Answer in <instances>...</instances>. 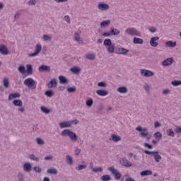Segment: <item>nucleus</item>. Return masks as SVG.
Instances as JSON below:
<instances>
[{
  "instance_id": "obj_1",
  "label": "nucleus",
  "mask_w": 181,
  "mask_h": 181,
  "mask_svg": "<svg viewBox=\"0 0 181 181\" xmlns=\"http://www.w3.org/2000/svg\"><path fill=\"white\" fill-rule=\"evenodd\" d=\"M61 136H69L71 141H73L74 142H77V141H78V136H77V134L69 129H64L61 132Z\"/></svg>"
},
{
  "instance_id": "obj_2",
  "label": "nucleus",
  "mask_w": 181,
  "mask_h": 181,
  "mask_svg": "<svg viewBox=\"0 0 181 181\" xmlns=\"http://www.w3.org/2000/svg\"><path fill=\"white\" fill-rule=\"evenodd\" d=\"M137 132H139V135L141 138H146L147 141H149L151 138H152V136L149 134V132L148 131V128L146 127H142V126H138L135 129Z\"/></svg>"
},
{
  "instance_id": "obj_3",
  "label": "nucleus",
  "mask_w": 181,
  "mask_h": 181,
  "mask_svg": "<svg viewBox=\"0 0 181 181\" xmlns=\"http://www.w3.org/2000/svg\"><path fill=\"white\" fill-rule=\"evenodd\" d=\"M103 45L105 46L107 52L109 54L115 53V44L112 43L111 39H105L103 42Z\"/></svg>"
},
{
  "instance_id": "obj_4",
  "label": "nucleus",
  "mask_w": 181,
  "mask_h": 181,
  "mask_svg": "<svg viewBox=\"0 0 181 181\" xmlns=\"http://www.w3.org/2000/svg\"><path fill=\"white\" fill-rule=\"evenodd\" d=\"M18 71L21 74H27L28 76H32V74H33V67L32 66V64H29L26 65L25 69V66L20 65L18 67Z\"/></svg>"
},
{
  "instance_id": "obj_5",
  "label": "nucleus",
  "mask_w": 181,
  "mask_h": 181,
  "mask_svg": "<svg viewBox=\"0 0 181 181\" xmlns=\"http://www.w3.org/2000/svg\"><path fill=\"white\" fill-rule=\"evenodd\" d=\"M125 35L127 36H141V32L134 27L127 28L124 30Z\"/></svg>"
},
{
  "instance_id": "obj_6",
  "label": "nucleus",
  "mask_w": 181,
  "mask_h": 181,
  "mask_svg": "<svg viewBox=\"0 0 181 181\" xmlns=\"http://www.w3.org/2000/svg\"><path fill=\"white\" fill-rule=\"evenodd\" d=\"M121 33V31L114 27L110 28V32H105L103 33L104 37H110V36H118Z\"/></svg>"
},
{
  "instance_id": "obj_7",
  "label": "nucleus",
  "mask_w": 181,
  "mask_h": 181,
  "mask_svg": "<svg viewBox=\"0 0 181 181\" xmlns=\"http://www.w3.org/2000/svg\"><path fill=\"white\" fill-rule=\"evenodd\" d=\"M107 170L111 172L112 175H114L115 180H119V179H121V173H119V171L115 168L114 165L107 168Z\"/></svg>"
},
{
  "instance_id": "obj_8",
  "label": "nucleus",
  "mask_w": 181,
  "mask_h": 181,
  "mask_svg": "<svg viewBox=\"0 0 181 181\" xmlns=\"http://www.w3.org/2000/svg\"><path fill=\"white\" fill-rule=\"evenodd\" d=\"M24 86L28 88H36V81H34L32 78H28L23 81Z\"/></svg>"
},
{
  "instance_id": "obj_9",
  "label": "nucleus",
  "mask_w": 181,
  "mask_h": 181,
  "mask_svg": "<svg viewBox=\"0 0 181 181\" xmlns=\"http://www.w3.org/2000/svg\"><path fill=\"white\" fill-rule=\"evenodd\" d=\"M98 9L100 12H105L110 11V4L104 1H100L98 4Z\"/></svg>"
},
{
  "instance_id": "obj_10",
  "label": "nucleus",
  "mask_w": 181,
  "mask_h": 181,
  "mask_svg": "<svg viewBox=\"0 0 181 181\" xmlns=\"http://www.w3.org/2000/svg\"><path fill=\"white\" fill-rule=\"evenodd\" d=\"M13 104L15 107H19V108H18V112H25V107H23V102H22L21 99L14 100L13 101Z\"/></svg>"
},
{
  "instance_id": "obj_11",
  "label": "nucleus",
  "mask_w": 181,
  "mask_h": 181,
  "mask_svg": "<svg viewBox=\"0 0 181 181\" xmlns=\"http://www.w3.org/2000/svg\"><path fill=\"white\" fill-rule=\"evenodd\" d=\"M40 52H42V45L38 43L35 45V52L32 54H28V57H35V56H39Z\"/></svg>"
},
{
  "instance_id": "obj_12",
  "label": "nucleus",
  "mask_w": 181,
  "mask_h": 181,
  "mask_svg": "<svg viewBox=\"0 0 181 181\" xmlns=\"http://www.w3.org/2000/svg\"><path fill=\"white\" fill-rule=\"evenodd\" d=\"M140 74L141 77H152L155 76V72L148 69H141Z\"/></svg>"
},
{
  "instance_id": "obj_13",
  "label": "nucleus",
  "mask_w": 181,
  "mask_h": 181,
  "mask_svg": "<svg viewBox=\"0 0 181 181\" xmlns=\"http://www.w3.org/2000/svg\"><path fill=\"white\" fill-rule=\"evenodd\" d=\"M149 44L151 47H158V46L159 45V37H152L150 39Z\"/></svg>"
},
{
  "instance_id": "obj_14",
  "label": "nucleus",
  "mask_w": 181,
  "mask_h": 181,
  "mask_svg": "<svg viewBox=\"0 0 181 181\" xmlns=\"http://www.w3.org/2000/svg\"><path fill=\"white\" fill-rule=\"evenodd\" d=\"M119 163L125 168H131L132 166V162L128 160L127 158H122L119 160Z\"/></svg>"
},
{
  "instance_id": "obj_15",
  "label": "nucleus",
  "mask_w": 181,
  "mask_h": 181,
  "mask_svg": "<svg viewBox=\"0 0 181 181\" xmlns=\"http://www.w3.org/2000/svg\"><path fill=\"white\" fill-rule=\"evenodd\" d=\"M175 63V58L169 57L165 59L162 63L161 65L164 67H168V66H172Z\"/></svg>"
},
{
  "instance_id": "obj_16",
  "label": "nucleus",
  "mask_w": 181,
  "mask_h": 181,
  "mask_svg": "<svg viewBox=\"0 0 181 181\" xmlns=\"http://www.w3.org/2000/svg\"><path fill=\"white\" fill-rule=\"evenodd\" d=\"M0 53H1V54H3L4 56L9 54V51H8V47H6V46H5L4 45H0Z\"/></svg>"
},
{
  "instance_id": "obj_17",
  "label": "nucleus",
  "mask_w": 181,
  "mask_h": 181,
  "mask_svg": "<svg viewBox=\"0 0 181 181\" xmlns=\"http://www.w3.org/2000/svg\"><path fill=\"white\" fill-rule=\"evenodd\" d=\"M96 94L100 97H107L108 90L104 89H99L96 90Z\"/></svg>"
},
{
  "instance_id": "obj_18",
  "label": "nucleus",
  "mask_w": 181,
  "mask_h": 181,
  "mask_svg": "<svg viewBox=\"0 0 181 181\" xmlns=\"http://www.w3.org/2000/svg\"><path fill=\"white\" fill-rule=\"evenodd\" d=\"M128 52H129V50H128L125 48H123V47H118L115 50V53L117 54H127V53H128Z\"/></svg>"
},
{
  "instance_id": "obj_19",
  "label": "nucleus",
  "mask_w": 181,
  "mask_h": 181,
  "mask_svg": "<svg viewBox=\"0 0 181 181\" xmlns=\"http://www.w3.org/2000/svg\"><path fill=\"white\" fill-rule=\"evenodd\" d=\"M59 127L61 129L63 128H71V126L70 124V121H64L59 123Z\"/></svg>"
},
{
  "instance_id": "obj_20",
  "label": "nucleus",
  "mask_w": 181,
  "mask_h": 181,
  "mask_svg": "<svg viewBox=\"0 0 181 181\" xmlns=\"http://www.w3.org/2000/svg\"><path fill=\"white\" fill-rule=\"evenodd\" d=\"M24 172H30L32 170V163L27 162L23 165Z\"/></svg>"
},
{
  "instance_id": "obj_21",
  "label": "nucleus",
  "mask_w": 181,
  "mask_h": 181,
  "mask_svg": "<svg viewBox=\"0 0 181 181\" xmlns=\"http://www.w3.org/2000/svg\"><path fill=\"white\" fill-rule=\"evenodd\" d=\"M117 93H119V94H127L128 93V88L127 86H119L117 88Z\"/></svg>"
},
{
  "instance_id": "obj_22",
  "label": "nucleus",
  "mask_w": 181,
  "mask_h": 181,
  "mask_svg": "<svg viewBox=\"0 0 181 181\" xmlns=\"http://www.w3.org/2000/svg\"><path fill=\"white\" fill-rule=\"evenodd\" d=\"M121 139V136L112 134H111V138L110 139V141H112L113 142H119Z\"/></svg>"
},
{
  "instance_id": "obj_23",
  "label": "nucleus",
  "mask_w": 181,
  "mask_h": 181,
  "mask_svg": "<svg viewBox=\"0 0 181 181\" xmlns=\"http://www.w3.org/2000/svg\"><path fill=\"white\" fill-rule=\"evenodd\" d=\"M48 88H53V87L57 86V79L53 78L47 84Z\"/></svg>"
},
{
  "instance_id": "obj_24",
  "label": "nucleus",
  "mask_w": 181,
  "mask_h": 181,
  "mask_svg": "<svg viewBox=\"0 0 181 181\" xmlns=\"http://www.w3.org/2000/svg\"><path fill=\"white\" fill-rule=\"evenodd\" d=\"M176 45H177V43L175 41L173 40L167 41L165 43V47L174 48L176 46Z\"/></svg>"
},
{
  "instance_id": "obj_25",
  "label": "nucleus",
  "mask_w": 181,
  "mask_h": 181,
  "mask_svg": "<svg viewBox=\"0 0 181 181\" xmlns=\"http://www.w3.org/2000/svg\"><path fill=\"white\" fill-rule=\"evenodd\" d=\"M70 71L74 74H79L81 72V68L80 66H73L70 69Z\"/></svg>"
},
{
  "instance_id": "obj_26",
  "label": "nucleus",
  "mask_w": 181,
  "mask_h": 181,
  "mask_svg": "<svg viewBox=\"0 0 181 181\" xmlns=\"http://www.w3.org/2000/svg\"><path fill=\"white\" fill-rule=\"evenodd\" d=\"M81 163L82 164H79L76 167L77 170H83L84 169H87V163H86V161H82Z\"/></svg>"
},
{
  "instance_id": "obj_27",
  "label": "nucleus",
  "mask_w": 181,
  "mask_h": 181,
  "mask_svg": "<svg viewBox=\"0 0 181 181\" xmlns=\"http://www.w3.org/2000/svg\"><path fill=\"white\" fill-rule=\"evenodd\" d=\"M21 98V94L18 93H11L8 95V100L12 101V100H15V98Z\"/></svg>"
},
{
  "instance_id": "obj_28",
  "label": "nucleus",
  "mask_w": 181,
  "mask_h": 181,
  "mask_svg": "<svg viewBox=\"0 0 181 181\" xmlns=\"http://www.w3.org/2000/svg\"><path fill=\"white\" fill-rule=\"evenodd\" d=\"M59 80L60 84H69V79H67L66 76H59Z\"/></svg>"
},
{
  "instance_id": "obj_29",
  "label": "nucleus",
  "mask_w": 181,
  "mask_h": 181,
  "mask_svg": "<svg viewBox=\"0 0 181 181\" xmlns=\"http://www.w3.org/2000/svg\"><path fill=\"white\" fill-rule=\"evenodd\" d=\"M39 71L43 72V71H50V66L47 65H41L38 68Z\"/></svg>"
},
{
  "instance_id": "obj_30",
  "label": "nucleus",
  "mask_w": 181,
  "mask_h": 181,
  "mask_svg": "<svg viewBox=\"0 0 181 181\" xmlns=\"http://www.w3.org/2000/svg\"><path fill=\"white\" fill-rule=\"evenodd\" d=\"M134 45H144V40L142 38L134 37L133 38Z\"/></svg>"
},
{
  "instance_id": "obj_31",
  "label": "nucleus",
  "mask_w": 181,
  "mask_h": 181,
  "mask_svg": "<svg viewBox=\"0 0 181 181\" xmlns=\"http://www.w3.org/2000/svg\"><path fill=\"white\" fill-rule=\"evenodd\" d=\"M74 40L76 42H77L79 45L83 43V40L81 37H80V33H75L74 35Z\"/></svg>"
},
{
  "instance_id": "obj_32",
  "label": "nucleus",
  "mask_w": 181,
  "mask_h": 181,
  "mask_svg": "<svg viewBox=\"0 0 181 181\" xmlns=\"http://www.w3.org/2000/svg\"><path fill=\"white\" fill-rule=\"evenodd\" d=\"M111 25V20L103 21L100 23V28H108Z\"/></svg>"
},
{
  "instance_id": "obj_33",
  "label": "nucleus",
  "mask_w": 181,
  "mask_h": 181,
  "mask_svg": "<svg viewBox=\"0 0 181 181\" xmlns=\"http://www.w3.org/2000/svg\"><path fill=\"white\" fill-rule=\"evenodd\" d=\"M3 85H4V87H5L6 88H9L10 83H9V78L8 77H4L3 78Z\"/></svg>"
},
{
  "instance_id": "obj_34",
  "label": "nucleus",
  "mask_w": 181,
  "mask_h": 181,
  "mask_svg": "<svg viewBox=\"0 0 181 181\" xmlns=\"http://www.w3.org/2000/svg\"><path fill=\"white\" fill-rule=\"evenodd\" d=\"M85 57L88 59V60H95V54L94 53H87Z\"/></svg>"
},
{
  "instance_id": "obj_35",
  "label": "nucleus",
  "mask_w": 181,
  "mask_h": 181,
  "mask_svg": "<svg viewBox=\"0 0 181 181\" xmlns=\"http://www.w3.org/2000/svg\"><path fill=\"white\" fill-rule=\"evenodd\" d=\"M66 160L68 163V165H71L73 163H74V161L73 160V157L70 155L66 156Z\"/></svg>"
},
{
  "instance_id": "obj_36",
  "label": "nucleus",
  "mask_w": 181,
  "mask_h": 181,
  "mask_svg": "<svg viewBox=\"0 0 181 181\" xmlns=\"http://www.w3.org/2000/svg\"><path fill=\"white\" fill-rule=\"evenodd\" d=\"M47 173H48L49 175H57V169L54 168H50L47 170Z\"/></svg>"
},
{
  "instance_id": "obj_37",
  "label": "nucleus",
  "mask_w": 181,
  "mask_h": 181,
  "mask_svg": "<svg viewBox=\"0 0 181 181\" xmlns=\"http://www.w3.org/2000/svg\"><path fill=\"white\" fill-rule=\"evenodd\" d=\"M141 176H149L152 175V170H143L140 173Z\"/></svg>"
},
{
  "instance_id": "obj_38",
  "label": "nucleus",
  "mask_w": 181,
  "mask_h": 181,
  "mask_svg": "<svg viewBox=\"0 0 181 181\" xmlns=\"http://www.w3.org/2000/svg\"><path fill=\"white\" fill-rule=\"evenodd\" d=\"M42 40L44 42H52V35L47 34L43 35Z\"/></svg>"
},
{
  "instance_id": "obj_39",
  "label": "nucleus",
  "mask_w": 181,
  "mask_h": 181,
  "mask_svg": "<svg viewBox=\"0 0 181 181\" xmlns=\"http://www.w3.org/2000/svg\"><path fill=\"white\" fill-rule=\"evenodd\" d=\"M153 137L156 141H160V139H162V134L159 132H156L153 134Z\"/></svg>"
},
{
  "instance_id": "obj_40",
  "label": "nucleus",
  "mask_w": 181,
  "mask_h": 181,
  "mask_svg": "<svg viewBox=\"0 0 181 181\" xmlns=\"http://www.w3.org/2000/svg\"><path fill=\"white\" fill-rule=\"evenodd\" d=\"M168 136H170L171 138H174L175 132L172 129H168L166 131Z\"/></svg>"
},
{
  "instance_id": "obj_41",
  "label": "nucleus",
  "mask_w": 181,
  "mask_h": 181,
  "mask_svg": "<svg viewBox=\"0 0 181 181\" xmlns=\"http://www.w3.org/2000/svg\"><path fill=\"white\" fill-rule=\"evenodd\" d=\"M171 85H173V87H177L179 86H181V81H179V80L172 81Z\"/></svg>"
},
{
  "instance_id": "obj_42",
  "label": "nucleus",
  "mask_w": 181,
  "mask_h": 181,
  "mask_svg": "<svg viewBox=\"0 0 181 181\" xmlns=\"http://www.w3.org/2000/svg\"><path fill=\"white\" fill-rule=\"evenodd\" d=\"M144 88L147 94L151 93V88L149 84L145 83L144 86Z\"/></svg>"
},
{
  "instance_id": "obj_43",
  "label": "nucleus",
  "mask_w": 181,
  "mask_h": 181,
  "mask_svg": "<svg viewBox=\"0 0 181 181\" xmlns=\"http://www.w3.org/2000/svg\"><path fill=\"white\" fill-rule=\"evenodd\" d=\"M40 110H41L42 112H44V114H49V112H50V109H49L45 106H42L40 107Z\"/></svg>"
},
{
  "instance_id": "obj_44",
  "label": "nucleus",
  "mask_w": 181,
  "mask_h": 181,
  "mask_svg": "<svg viewBox=\"0 0 181 181\" xmlns=\"http://www.w3.org/2000/svg\"><path fill=\"white\" fill-rule=\"evenodd\" d=\"M154 160L156 162H157V163H159V162H160V160H162V156L159 154H154Z\"/></svg>"
},
{
  "instance_id": "obj_45",
  "label": "nucleus",
  "mask_w": 181,
  "mask_h": 181,
  "mask_svg": "<svg viewBox=\"0 0 181 181\" xmlns=\"http://www.w3.org/2000/svg\"><path fill=\"white\" fill-rule=\"evenodd\" d=\"M103 170H104V168H103V167H96L93 169V170H92V172H93L94 173H98V172L101 173Z\"/></svg>"
},
{
  "instance_id": "obj_46",
  "label": "nucleus",
  "mask_w": 181,
  "mask_h": 181,
  "mask_svg": "<svg viewBox=\"0 0 181 181\" xmlns=\"http://www.w3.org/2000/svg\"><path fill=\"white\" fill-rule=\"evenodd\" d=\"M28 158H29V159H31V160H35V162H39V158L35 156V154H29Z\"/></svg>"
},
{
  "instance_id": "obj_47",
  "label": "nucleus",
  "mask_w": 181,
  "mask_h": 181,
  "mask_svg": "<svg viewBox=\"0 0 181 181\" xmlns=\"http://www.w3.org/2000/svg\"><path fill=\"white\" fill-rule=\"evenodd\" d=\"M101 180L103 181H110L111 180V176L110 175H105L101 177Z\"/></svg>"
},
{
  "instance_id": "obj_48",
  "label": "nucleus",
  "mask_w": 181,
  "mask_h": 181,
  "mask_svg": "<svg viewBox=\"0 0 181 181\" xmlns=\"http://www.w3.org/2000/svg\"><path fill=\"white\" fill-rule=\"evenodd\" d=\"M86 104L87 107H93V104H94V100L92 98H89L88 100H86Z\"/></svg>"
},
{
  "instance_id": "obj_49",
  "label": "nucleus",
  "mask_w": 181,
  "mask_h": 181,
  "mask_svg": "<svg viewBox=\"0 0 181 181\" xmlns=\"http://www.w3.org/2000/svg\"><path fill=\"white\" fill-rule=\"evenodd\" d=\"M107 84L105 81H101L98 83V87H100L101 88H105L107 87Z\"/></svg>"
},
{
  "instance_id": "obj_50",
  "label": "nucleus",
  "mask_w": 181,
  "mask_h": 181,
  "mask_svg": "<svg viewBox=\"0 0 181 181\" xmlns=\"http://www.w3.org/2000/svg\"><path fill=\"white\" fill-rule=\"evenodd\" d=\"M45 95L47 97H53V95H54V93L53 92V90H47L45 93Z\"/></svg>"
},
{
  "instance_id": "obj_51",
  "label": "nucleus",
  "mask_w": 181,
  "mask_h": 181,
  "mask_svg": "<svg viewBox=\"0 0 181 181\" xmlns=\"http://www.w3.org/2000/svg\"><path fill=\"white\" fill-rule=\"evenodd\" d=\"M36 142L38 145H45V140L40 137L36 139Z\"/></svg>"
},
{
  "instance_id": "obj_52",
  "label": "nucleus",
  "mask_w": 181,
  "mask_h": 181,
  "mask_svg": "<svg viewBox=\"0 0 181 181\" xmlns=\"http://www.w3.org/2000/svg\"><path fill=\"white\" fill-rule=\"evenodd\" d=\"M64 21L69 25L71 23V21H70V16H69V15L64 16Z\"/></svg>"
},
{
  "instance_id": "obj_53",
  "label": "nucleus",
  "mask_w": 181,
  "mask_h": 181,
  "mask_svg": "<svg viewBox=\"0 0 181 181\" xmlns=\"http://www.w3.org/2000/svg\"><path fill=\"white\" fill-rule=\"evenodd\" d=\"M148 30L151 32V33H156V32H158V28H156L155 26H152L148 28Z\"/></svg>"
},
{
  "instance_id": "obj_54",
  "label": "nucleus",
  "mask_w": 181,
  "mask_h": 181,
  "mask_svg": "<svg viewBox=\"0 0 181 181\" xmlns=\"http://www.w3.org/2000/svg\"><path fill=\"white\" fill-rule=\"evenodd\" d=\"M79 121L77 119H73V120H69L70 125H77L78 124Z\"/></svg>"
},
{
  "instance_id": "obj_55",
  "label": "nucleus",
  "mask_w": 181,
  "mask_h": 181,
  "mask_svg": "<svg viewBox=\"0 0 181 181\" xmlns=\"http://www.w3.org/2000/svg\"><path fill=\"white\" fill-rule=\"evenodd\" d=\"M162 93H163V95H168V94H170V93H172V90H170L168 88H166V89L163 90Z\"/></svg>"
},
{
  "instance_id": "obj_56",
  "label": "nucleus",
  "mask_w": 181,
  "mask_h": 181,
  "mask_svg": "<svg viewBox=\"0 0 181 181\" xmlns=\"http://www.w3.org/2000/svg\"><path fill=\"white\" fill-rule=\"evenodd\" d=\"M76 90H77L76 86L69 87V88H67L68 93H74L76 91Z\"/></svg>"
},
{
  "instance_id": "obj_57",
  "label": "nucleus",
  "mask_w": 181,
  "mask_h": 181,
  "mask_svg": "<svg viewBox=\"0 0 181 181\" xmlns=\"http://www.w3.org/2000/svg\"><path fill=\"white\" fill-rule=\"evenodd\" d=\"M28 5V6H33L34 5H36V0H29Z\"/></svg>"
},
{
  "instance_id": "obj_58",
  "label": "nucleus",
  "mask_w": 181,
  "mask_h": 181,
  "mask_svg": "<svg viewBox=\"0 0 181 181\" xmlns=\"http://www.w3.org/2000/svg\"><path fill=\"white\" fill-rule=\"evenodd\" d=\"M33 170H35V172H36L37 173H40V172H42V168L39 166H35L33 168Z\"/></svg>"
},
{
  "instance_id": "obj_59",
  "label": "nucleus",
  "mask_w": 181,
  "mask_h": 181,
  "mask_svg": "<svg viewBox=\"0 0 181 181\" xmlns=\"http://www.w3.org/2000/svg\"><path fill=\"white\" fill-rule=\"evenodd\" d=\"M18 178L19 181H25L23 174H22V173H20L18 175Z\"/></svg>"
},
{
  "instance_id": "obj_60",
  "label": "nucleus",
  "mask_w": 181,
  "mask_h": 181,
  "mask_svg": "<svg viewBox=\"0 0 181 181\" xmlns=\"http://www.w3.org/2000/svg\"><path fill=\"white\" fill-rule=\"evenodd\" d=\"M81 152V148H76L75 150H74V153L76 156H78V155H80Z\"/></svg>"
},
{
  "instance_id": "obj_61",
  "label": "nucleus",
  "mask_w": 181,
  "mask_h": 181,
  "mask_svg": "<svg viewBox=\"0 0 181 181\" xmlns=\"http://www.w3.org/2000/svg\"><path fill=\"white\" fill-rule=\"evenodd\" d=\"M160 127H162V124L159 122H154V128H159Z\"/></svg>"
},
{
  "instance_id": "obj_62",
  "label": "nucleus",
  "mask_w": 181,
  "mask_h": 181,
  "mask_svg": "<svg viewBox=\"0 0 181 181\" xmlns=\"http://www.w3.org/2000/svg\"><path fill=\"white\" fill-rule=\"evenodd\" d=\"M45 160H52L53 159V156L52 155H49L45 157Z\"/></svg>"
},
{
  "instance_id": "obj_63",
  "label": "nucleus",
  "mask_w": 181,
  "mask_h": 181,
  "mask_svg": "<svg viewBox=\"0 0 181 181\" xmlns=\"http://www.w3.org/2000/svg\"><path fill=\"white\" fill-rule=\"evenodd\" d=\"M144 146L145 148H148V149H152V148H153V146L148 143H145L144 144Z\"/></svg>"
},
{
  "instance_id": "obj_64",
  "label": "nucleus",
  "mask_w": 181,
  "mask_h": 181,
  "mask_svg": "<svg viewBox=\"0 0 181 181\" xmlns=\"http://www.w3.org/2000/svg\"><path fill=\"white\" fill-rule=\"evenodd\" d=\"M175 132H176V134H181V127H177L175 128Z\"/></svg>"
}]
</instances>
